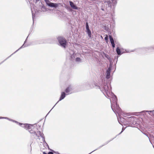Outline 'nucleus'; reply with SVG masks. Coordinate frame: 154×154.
Instances as JSON below:
<instances>
[{"label": "nucleus", "mask_w": 154, "mask_h": 154, "mask_svg": "<svg viewBox=\"0 0 154 154\" xmlns=\"http://www.w3.org/2000/svg\"><path fill=\"white\" fill-rule=\"evenodd\" d=\"M94 85L91 83H88L86 86L88 89L92 88H93L96 87V88H99L100 89L101 91L103 92L106 97L107 96L108 97H110V95L112 97V93H110L111 91V87L109 84L106 83H104L101 86H97L96 85V83H94Z\"/></svg>", "instance_id": "nucleus-1"}, {"label": "nucleus", "mask_w": 154, "mask_h": 154, "mask_svg": "<svg viewBox=\"0 0 154 154\" xmlns=\"http://www.w3.org/2000/svg\"><path fill=\"white\" fill-rule=\"evenodd\" d=\"M46 5L50 7H54L56 8L58 6L59 4L53 3L51 2L49 0H44Z\"/></svg>", "instance_id": "nucleus-6"}, {"label": "nucleus", "mask_w": 154, "mask_h": 154, "mask_svg": "<svg viewBox=\"0 0 154 154\" xmlns=\"http://www.w3.org/2000/svg\"><path fill=\"white\" fill-rule=\"evenodd\" d=\"M90 30L89 28L88 29H86V32L88 31V30Z\"/></svg>", "instance_id": "nucleus-35"}, {"label": "nucleus", "mask_w": 154, "mask_h": 154, "mask_svg": "<svg viewBox=\"0 0 154 154\" xmlns=\"http://www.w3.org/2000/svg\"><path fill=\"white\" fill-rule=\"evenodd\" d=\"M87 32L88 35V36L90 37H91V31L90 30L87 31Z\"/></svg>", "instance_id": "nucleus-23"}, {"label": "nucleus", "mask_w": 154, "mask_h": 154, "mask_svg": "<svg viewBox=\"0 0 154 154\" xmlns=\"http://www.w3.org/2000/svg\"><path fill=\"white\" fill-rule=\"evenodd\" d=\"M114 1H115L112 0L103 1L101 3V9L103 11L106 10L107 11H109L111 8L112 5Z\"/></svg>", "instance_id": "nucleus-4"}, {"label": "nucleus", "mask_w": 154, "mask_h": 154, "mask_svg": "<svg viewBox=\"0 0 154 154\" xmlns=\"http://www.w3.org/2000/svg\"><path fill=\"white\" fill-rule=\"evenodd\" d=\"M109 99L112 110L115 113L117 112L118 113L120 111V109L117 104V100L116 96L113 94H112V97Z\"/></svg>", "instance_id": "nucleus-3"}, {"label": "nucleus", "mask_w": 154, "mask_h": 154, "mask_svg": "<svg viewBox=\"0 0 154 154\" xmlns=\"http://www.w3.org/2000/svg\"><path fill=\"white\" fill-rule=\"evenodd\" d=\"M89 29V27L88 25V23L87 22L86 23V29Z\"/></svg>", "instance_id": "nucleus-25"}, {"label": "nucleus", "mask_w": 154, "mask_h": 154, "mask_svg": "<svg viewBox=\"0 0 154 154\" xmlns=\"http://www.w3.org/2000/svg\"><path fill=\"white\" fill-rule=\"evenodd\" d=\"M66 94L64 92H62L61 93V96L60 98L59 101L62 100L65 97Z\"/></svg>", "instance_id": "nucleus-12"}, {"label": "nucleus", "mask_w": 154, "mask_h": 154, "mask_svg": "<svg viewBox=\"0 0 154 154\" xmlns=\"http://www.w3.org/2000/svg\"><path fill=\"white\" fill-rule=\"evenodd\" d=\"M121 53H121L122 54L124 53H129V52H131L133 51H127L126 50H124L123 48H121Z\"/></svg>", "instance_id": "nucleus-15"}, {"label": "nucleus", "mask_w": 154, "mask_h": 154, "mask_svg": "<svg viewBox=\"0 0 154 154\" xmlns=\"http://www.w3.org/2000/svg\"><path fill=\"white\" fill-rule=\"evenodd\" d=\"M111 68L110 67H109L107 70L106 73V78L107 79H109L110 77V72L111 71Z\"/></svg>", "instance_id": "nucleus-8"}, {"label": "nucleus", "mask_w": 154, "mask_h": 154, "mask_svg": "<svg viewBox=\"0 0 154 154\" xmlns=\"http://www.w3.org/2000/svg\"><path fill=\"white\" fill-rule=\"evenodd\" d=\"M48 154H53V153L52 152H49Z\"/></svg>", "instance_id": "nucleus-31"}, {"label": "nucleus", "mask_w": 154, "mask_h": 154, "mask_svg": "<svg viewBox=\"0 0 154 154\" xmlns=\"http://www.w3.org/2000/svg\"><path fill=\"white\" fill-rule=\"evenodd\" d=\"M26 46L24 45V43L23 45L20 47L14 53H13L12 54H11L10 56H9V57H7L5 60H4L1 63H0V64L3 63L9 57H10L12 55L14 54L16 52H17V51H18L20 49H21L22 48H24Z\"/></svg>", "instance_id": "nucleus-9"}, {"label": "nucleus", "mask_w": 154, "mask_h": 154, "mask_svg": "<svg viewBox=\"0 0 154 154\" xmlns=\"http://www.w3.org/2000/svg\"><path fill=\"white\" fill-rule=\"evenodd\" d=\"M112 139V140H111V141H112V139Z\"/></svg>", "instance_id": "nucleus-39"}, {"label": "nucleus", "mask_w": 154, "mask_h": 154, "mask_svg": "<svg viewBox=\"0 0 154 154\" xmlns=\"http://www.w3.org/2000/svg\"><path fill=\"white\" fill-rule=\"evenodd\" d=\"M32 18H33V20L34 17L35 16H34L33 14L32 11Z\"/></svg>", "instance_id": "nucleus-32"}, {"label": "nucleus", "mask_w": 154, "mask_h": 154, "mask_svg": "<svg viewBox=\"0 0 154 154\" xmlns=\"http://www.w3.org/2000/svg\"><path fill=\"white\" fill-rule=\"evenodd\" d=\"M109 37L110 41L111 43L114 42V40H113V38H112V37L111 36L109 35Z\"/></svg>", "instance_id": "nucleus-22"}, {"label": "nucleus", "mask_w": 154, "mask_h": 154, "mask_svg": "<svg viewBox=\"0 0 154 154\" xmlns=\"http://www.w3.org/2000/svg\"><path fill=\"white\" fill-rule=\"evenodd\" d=\"M105 40L107 41H108V36L107 35H106L105 37Z\"/></svg>", "instance_id": "nucleus-26"}, {"label": "nucleus", "mask_w": 154, "mask_h": 154, "mask_svg": "<svg viewBox=\"0 0 154 154\" xmlns=\"http://www.w3.org/2000/svg\"><path fill=\"white\" fill-rule=\"evenodd\" d=\"M70 57L72 60L74 59L75 58L74 53L72 50H71L69 52Z\"/></svg>", "instance_id": "nucleus-14"}, {"label": "nucleus", "mask_w": 154, "mask_h": 154, "mask_svg": "<svg viewBox=\"0 0 154 154\" xmlns=\"http://www.w3.org/2000/svg\"><path fill=\"white\" fill-rule=\"evenodd\" d=\"M103 54L109 60L110 59V57L108 54H105L104 52H103Z\"/></svg>", "instance_id": "nucleus-20"}, {"label": "nucleus", "mask_w": 154, "mask_h": 154, "mask_svg": "<svg viewBox=\"0 0 154 154\" xmlns=\"http://www.w3.org/2000/svg\"><path fill=\"white\" fill-rule=\"evenodd\" d=\"M153 122H154V120H153Z\"/></svg>", "instance_id": "nucleus-40"}, {"label": "nucleus", "mask_w": 154, "mask_h": 154, "mask_svg": "<svg viewBox=\"0 0 154 154\" xmlns=\"http://www.w3.org/2000/svg\"><path fill=\"white\" fill-rule=\"evenodd\" d=\"M73 89L72 86L69 85L65 90V91L67 95L71 94L72 92L71 91Z\"/></svg>", "instance_id": "nucleus-7"}, {"label": "nucleus", "mask_w": 154, "mask_h": 154, "mask_svg": "<svg viewBox=\"0 0 154 154\" xmlns=\"http://www.w3.org/2000/svg\"><path fill=\"white\" fill-rule=\"evenodd\" d=\"M136 117L134 116H131L128 118L129 119L128 120V121L130 120L131 121H134V119Z\"/></svg>", "instance_id": "nucleus-19"}, {"label": "nucleus", "mask_w": 154, "mask_h": 154, "mask_svg": "<svg viewBox=\"0 0 154 154\" xmlns=\"http://www.w3.org/2000/svg\"><path fill=\"white\" fill-rule=\"evenodd\" d=\"M110 141H108V142H107L104 145L101 146L99 148H101V147L103 146V145H106V144H107L109 142H110Z\"/></svg>", "instance_id": "nucleus-27"}, {"label": "nucleus", "mask_w": 154, "mask_h": 154, "mask_svg": "<svg viewBox=\"0 0 154 154\" xmlns=\"http://www.w3.org/2000/svg\"><path fill=\"white\" fill-rule=\"evenodd\" d=\"M43 154H47L46 152H43Z\"/></svg>", "instance_id": "nucleus-36"}, {"label": "nucleus", "mask_w": 154, "mask_h": 154, "mask_svg": "<svg viewBox=\"0 0 154 154\" xmlns=\"http://www.w3.org/2000/svg\"><path fill=\"white\" fill-rule=\"evenodd\" d=\"M69 4L71 7L74 9L77 10L78 9V8L71 1L69 2Z\"/></svg>", "instance_id": "nucleus-11"}, {"label": "nucleus", "mask_w": 154, "mask_h": 154, "mask_svg": "<svg viewBox=\"0 0 154 154\" xmlns=\"http://www.w3.org/2000/svg\"><path fill=\"white\" fill-rule=\"evenodd\" d=\"M36 134H38V135H39V136H37V137H39L40 136L42 137L43 138H44V140H45L44 138L43 137V133H42L41 131H38L37 132H36Z\"/></svg>", "instance_id": "nucleus-17"}, {"label": "nucleus", "mask_w": 154, "mask_h": 154, "mask_svg": "<svg viewBox=\"0 0 154 154\" xmlns=\"http://www.w3.org/2000/svg\"><path fill=\"white\" fill-rule=\"evenodd\" d=\"M149 48L150 50H152V49H154V47H150Z\"/></svg>", "instance_id": "nucleus-28"}, {"label": "nucleus", "mask_w": 154, "mask_h": 154, "mask_svg": "<svg viewBox=\"0 0 154 154\" xmlns=\"http://www.w3.org/2000/svg\"><path fill=\"white\" fill-rule=\"evenodd\" d=\"M59 102V101H58L57 103L55 104V105L54 106V107H53V108L51 109V110H52V109Z\"/></svg>", "instance_id": "nucleus-34"}, {"label": "nucleus", "mask_w": 154, "mask_h": 154, "mask_svg": "<svg viewBox=\"0 0 154 154\" xmlns=\"http://www.w3.org/2000/svg\"><path fill=\"white\" fill-rule=\"evenodd\" d=\"M44 146H48V144L46 143L45 142V143H44Z\"/></svg>", "instance_id": "nucleus-29"}, {"label": "nucleus", "mask_w": 154, "mask_h": 154, "mask_svg": "<svg viewBox=\"0 0 154 154\" xmlns=\"http://www.w3.org/2000/svg\"><path fill=\"white\" fill-rule=\"evenodd\" d=\"M57 39L59 45L63 48H65L67 43L66 39L62 36H60L58 37Z\"/></svg>", "instance_id": "nucleus-5"}, {"label": "nucleus", "mask_w": 154, "mask_h": 154, "mask_svg": "<svg viewBox=\"0 0 154 154\" xmlns=\"http://www.w3.org/2000/svg\"><path fill=\"white\" fill-rule=\"evenodd\" d=\"M154 110H152V111H142L140 112L142 113H145L146 112H148L149 114H150V113L152 112L154 116Z\"/></svg>", "instance_id": "nucleus-16"}, {"label": "nucleus", "mask_w": 154, "mask_h": 154, "mask_svg": "<svg viewBox=\"0 0 154 154\" xmlns=\"http://www.w3.org/2000/svg\"><path fill=\"white\" fill-rule=\"evenodd\" d=\"M81 59L79 57H77L75 59L76 61L77 62H81Z\"/></svg>", "instance_id": "nucleus-21"}, {"label": "nucleus", "mask_w": 154, "mask_h": 154, "mask_svg": "<svg viewBox=\"0 0 154 154\" xmlns=\"http://www.w3.org/2000/svg\"><path fill=\"white\" fill-rule=\"evenodd\" d=\"M26 46L24 45V43L23 45L20 47L14 53H13L12 54H11L10 56H9V57H7L5 60H4L1 63H0V64L3 63L9 57H10L12 55L14 54L16 52H17V51H18L20 49H21L22 48H24Z\"/></svg>", "instance_id": "nucleus-10"}, {"label": "nucleus", "mask_w": 154, "mask_h": 154, "mask_svg": "<svg viewBox=\"0 0 154 154\" xmlns=\"http://www.w3.org/2000/svg\"><path fill=\"white\" fill-rule=\"evenodd\" d=\"M112 139V140H111V141H112V139Z\"/></svg>", "instance_id": "nucleus-38"}, {"label": "nucleus", "mask_w": 154, "mask_h": 154, "mask_svg": "<svg viewBox=\"0 0 154 154\" xmlns=\"http://www.w3.org/2000/svg\"><path fill=\"white\" fill-rule=\"evenodd\" d=\"M0 119H7L9 120V121H11L13 122H15V123H17V124L18 123V122H17L15 120H13V119H9L8 118L6 117H0Z\"/></svg>", "instance_id": "nucleus-13"}, {"label": "nucleus", "mask_w": 154, "mask_h": 154, "mask_svg": "<svg viewBox=\"0 0 154 154\" xmlns=\"http://www.w3.org/2000/svg\"><path fill=\"white\" fill-rule=\"evenodd\" d=\"M18 124L19 125L23 128L25 129L28 130L29 133L32 134V135H35L36 136H39L38 134H36V132L35 130V125H31L27 124H23L18 122Z\"/></svg>", "instance_id": "nucleus-2"}, {"label": "nucleus", "mask_w": 154, "mask_h": 154, "mask_svg": "<svg viewBox=\"0 0 154 154\" xmlns=\"http://www.w3.org/2000/svg\"><path fill=\"white\" fill-rule=\"evenodd\" d=\"M97 149H96V150ZM95 150H93V151L92 152H91V153H92V152H93V151H95Z\"/></svg>", "instance_id": "nucleus-37"}, {"label": "nucleus", "mask_w": 154, "mask_h": 154, "mask_svg": "<svg viewBox=\"0 0 154 154\" xmlns=\"http://www.w3.org/2000/svg\"><path fill=\"white\" fill-rule=\"evenodd\" d=\"M59 102V101H58L57 103L55 104V105L54 106V107H53V108L51 109V110H52V109Z\"/></svg>", "instance_id": "nucleus-33"}, {"label": "nucleus", "mask_w": 154, "mask_h": 154, "mask_svg": "<svg viewBox=\"0 0 154 154\" xmlns=\"http://www.w3.org/2000/svg\"><path fill=\"white\" fill-rule=\"evenodd\" d=\"M116 51L118 55H120L121 54V49H119L118 47L117 48Z\"/></svg>", "instance_id": "nucleus-18"}, {"label": "nucleus", "mask_w": 154, "mask_h": 154, "mask_svg": "<svg viewBox=\"0 0 154 154\" xmlns=\"http://www.w3.org/2000/svg\"><path fill=\"white\" fill-rule=\"evenodd\" d=\"M111 44L112 47L113 48H114L115 47V45L114 42L111 43Z\"/></svg>", "instance_id": "nucleus-24"}, {"label": "nucleus", "mask_w": 154, "mask_h": 154, "mask_svg": "<svg viewBox=\"0 0 154 154\" xmlns=\"http://www.w3.org/2000/svg\"><path fill=\"white\" fill-rule=\"evenodd\" d=\"M124 130H125V129H124L123 128H122V131L119 134H121L122 133V132H123Z\"/></svg>", "instance_id": "nucleus-30"}]
</instances>
